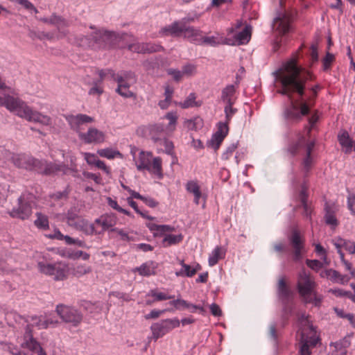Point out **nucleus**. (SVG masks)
I'll return each mask as SVG.
<instances>
[{"label": "nucleus", "mask_w": 355, "mask_h": 355, "mask_svg": "<svg viewBox=\"0 0 355 355\" xmlns=\"http://www.w3.org/2000/svg\"><path fill=\"white\" fill-rule=\"evenodd\" d=\"M85 159L87 163L89 165H96V162L98 159L94 154L89 153H85Z\"/></svg>", "instance_id": "338daca9"}, {"label": "nucleus", "mask_w": 355, "mask_h": 355, "mask_svg": "<svg viewBox=\"0 0 355 355\" xmlns=\"http://www.w3.org/2000/svg\"><path fill=\"white\" fill-rule=\"evenodd\" d=\"M166 72L168 75L173 76V78L175 82H180L181 80L182 77L181 71L177 69L170 68L167 69Z\"/></svg>", "instance_id": "6e6d98bb"}, {"label": "nucleus", "mask_w": 355, "mask_h": 355, "mask_svg": "<svg viewBox=\"0 0 355 355\" xmlns=\"http://www.w3.org/2000/svg\"><path fill=\"white\" fill-rule=\"evenodd\" d=\"M198 42V44H205L207 45H209L211 46H216L219 44L218 42L216 41V38L214 36L202 37L200 35Z\"/></svg>", "instance_id": "3c124183"}, {"label": "nucleus", "mask_w": 355, "mask_h": 355, "mask_svg": "<svg viewBox=\"0 0 355 355\" xmlns=\"http://www.w3.org/2000/svg\"><path fill=\"white\" fill-rule=\"evenodd\" d=\"M79 138L85 144H101L105 141V134L96 128H89L87 132H80Z\"/></svg>", "instance_id": "9d476101"}, {"label": "nucleus", "mask_w": 355, "mask_h": 355, "mask_svg": "<svg viewBox=\"0 0 355 355\" xmlns=\"http://www.w3.org/2000/svg\"><path fill=\"white\" fill-rule=\"evenodd\" d=\"M234 93V86L233 85H229L222 90L221 99L228 104V100H232L231 96H233Z\"/></svg>", "instance_id": "f704fd0d"}, {"label": "nucleus", "mask_w": 355, "mask_h": 355, "mask_svg": "<svg viewBox=\"0 0 355 355\" xmlns=\"http://www.w3.org/2000/svg\"><path fill=\"white\" fill-rule=\"evenodd\" d=\"M33 324H27L26 328H25V332H24V341H26V340H33L34 339V337L33 336Z\"/></svg>", "instance_id": "bf43d9fd"}, {"label": "nucleus", "mask_w": 355, "mask_h": 355, "mask_svg": "<svg viewBox=\"0 0 355 355\" xmlns=\"http://www.w3.org/2000/svg\"><path fill=\"white\" fill-rule=\"evenodd\" d=\"M299 197L301 204L307 202L309 194L307 192V189L304 186L302 187V189L300 192Z\"/></svg>", "instance_id": "774afa93"}, {"label": "nucleus", "mask_w": 355, "mask_h": 355, "mask_svg": "<svg viewBox=\"0 0 355 355\" xmlns=\"http://www.w3.org/2000/svg\"><path fill=\"white\" fill-rule=\"evenodd\" d=\"M83 175L86 178L92 179L98 184H101V178L94 173L87 172V171H83Z\"/></svg>", "instance_id": "69168bd1"}, {"label": "nucleus", "mask_w": 355, "mask_h": 355, "mask_svg": "<svg viewBox=\"0 0 355 355\" xmlns=\"http://www.w3.org/2000/svg\"><path fill=\"white\" fill-rule=\"evenodd\" d=\"M89 254L87 252H83L82 250L74 251L72 250L71 259L73 260L78 259L79 258H82L83 260H87L89 259Z\"/></svg>", "instance_id": "4d7b16f0"}, {"label": "nucleus", "mask_w": 355, "mask_h": 355, "mask_svg": "<svg viewBox=\"0 0 355 355\" xmlns=\"http://www.w3.org/2000/svg\"><path fill=\"white\" fill-rule=\"evenodd\" d=\"M148 295H151L155 297V301H162L166 300H170L174 297L172 295H168L164 293H157L156 290H151Z\"/></svg>", "instance_id": "37998d69"}, {"label": "nucleus", "mask_w": 355, "mask_h": 355, "mask_svg": "<svg viewBox=\"0 0 355 355\" xmlns=\"http://www.w3.org/2000/svg\"><path fill=\"white\" fill-rule=\"evenodd\" d=\"M210 311H211V313L215 316V317H219L220 315H222V310L220 308V306L216 304V303H212L210 306Z\"/></svg>", "instance_id": "e2e57ef3"}, {"label": "nucleus", "mask_w": 355, "mask_h": 355, "mask_svg": "<svg viewBox=\"0 0 355 355\" xmlns=\"http://www.w3.org/2000/svg\"><path fill=\"white\" fill-rule=\"evenodd\" d=\"M166 311H173V309H165L163 310L153 309L148 314L145 315L146 320L156 319Z\"/></svg>", "instance_id": "a18cd8bd"}, {"label": "nucleus", "mask_w": 355, "mask_h": 355, "mask_svg": "<svg viewBox=\"0 0 355 355\" xmlns=\"http://www.w3.org/2000/svg\"><path fill=\"white\" fill-rule=\"evenodd\" d=\"M143 48L144 49L142 50L143 54L160 52L164 50L162 46L152 43H143Z\"/></svg>", "instance_id": "c756f323"}, {"label": "nucleus", "mask_w": 355, "mask_h": 355, "mask_svg": "<svg viewBox=\"0 0 355 355\" xmlns=\"http://www.w3.org/2000/svg\"><path fill=\"white\" fill-rule=\"evenodd\" d=\"M339 144L344 148H345V153H348L352 151L353 147V141L349 137V135L347 131H343L342 134H339L338 136Z\"/></svg>", "instance_id": "412c9836"}, {"label": "nucleus", "mask_w": 355, "mask_h": 355, "mask_svg": "<svg viewBox=\"0 0 355 355\" xmlns=\"http://www.w3.org/2000/svg\"><path fill=\"white\" fill-rule=\"evenodd\" d=\"M21 102V101L10 95L5 96L4 97L0 96V105L5 106L10 111H15Z\"/></svg>", "instance_id": "f3484780"}, {"label": "nucleus", "mask_w": 355, "mask_h": 355, "mask_svg": "<svg viewBox=\"0 0 355 355\" xmlns=\"http://www.w3.org/2000/svg\"><path fill=\"white\" fill-rule=\"evenodd\" d=\"M200 31L195 28L193 26H187L185 24H182V33L184 35V37L193 38V40L196 44H199V38L200 36Z\"/></svg>", "instance_id": "aec40b11"}, {"label": "nucleus", "mask_w": 355, "mask_h": 355, "mask_svg": "<svg viewBox=\"0 0 355 355\" xmlns=\"http://www.w3.org/2000/svg\"><path fill=\"white\" fill-rule=\"evenodd\" d=\"M93 41V45H96L99 49H110L116 45L118 37L114 32L105 31L104 32H96L90 35Z\"/></svg>", "instance_id": "423d86ee"}, {"label": "nucleus", "mask_w": 355, "mask_h": 355, "mask_svg": "<svg viewBox=\"0 0 355 355\" xmlns=\"http://www.w3.org/2000/svg\"><path fill=\"white\" fill-rule=\"evenodd\" d=\"M17 208H13L9 215L14 218H19L22 220L28 219L32 214V207L28 202H24V198L20 196L17 199Z\"/></svg>", "instance_id": "6e6552de"}, {"label": "nucleus", "mask_w": 355, "mask_h": 355, "mask_svg": "<svg viewBox=\"0 0 355 355\" xmlns=\"http://www.w3.org/2000/svg\"><path fill=\"white\" fill-rule=\"evenodd\" d=\"M298 139L296 141H291L286 149V151L289 153L291 157H294L304 144L306 142V138L300 133L297 135Z\"/></svg>", "instance_id": "ddd939ff"}, {"label": "nucleus", "mask_w": 355, "mask_h": 355, "mask_svg": "<svg viewBox=\"0 0 355 355\" xmlns=\"http://www.w3.org/2000/svg\"><path fill=\"white\" fill-rule=\"evenodd\" d=\"M123 78H125V83H129L130 85L131 84H134L137 82V76L135 72L132 71H123Z\"/></svg>", "instance_id": "5fc2aeb1"}, {"label": "nucleus", "mask_w": 355, "mask_h": 355, "mask_svg": "<svg viewBox=\"0 0 355 355\" xmlns=\"http://www.w3.org/2000/svg\"><path fill=\"white\" fill-rule=\"evenodd\" d=\"M67 272L65 266H62L60 263H55V273L53 274V279L55 281L64 280L67 278Z\"/></svg>", "instance_id": "7c9ffc66"}, {"label": "nucleus", "mask_w": 355, "mask_h": 355, "mask_svg": "<svg viewBox=\"0 0 355 355\" xmlns=\"http://www.w3.org/2000/svg\"><path fill=\"white\" fill-rule=\"evenodd\" d=\"M69 226L82 231L86 235H92L95 232V227L94 224H89L88 220L85 219H81L80 220L74 223H69Z\"/></svg>", "instance_id": "dca6fc26"}, {"label": "nucleus", "mask_w": 355, "mask_h": 355, "mask_svg": "<svg viewBox=\"0 0 355 355\" xmlns=\"http://www.w3.org/2000/svg\"><path fill=\"white\" fill-rule=\"evenodd\" d=\"M306 264L315 271H318L323 267V263L318 259H306Z\"/></svg>", "instance_id": "8fccbe9b"}, {"label": "nucleus", "mask_w": 355, "mask_h": 355, "mask_svg": "<svg viewBox=\"0 0 355 355\" xmlns=\"http://www.w3.org/2000/svg\"><path fill=\"white\" fill-rule=\"evenodd\" d=\"M175 228L168 225H159L158 232H153L154 237L162 236L166 232H173Z\"/></svg>", "instance_id": "de8ad7c7"}, {"label": "nucleus", "mask_w": 355, "mask_h": 355, "mask_svg": "<svg viewBox=\"0 0 355 355\" xmlns=\"http://www.w3.org/2000/svg\"><path fill=\"white\" fill-rule=\"evenodd\" d=\"M286 73L281 75L283 69L279 68L272 72V75L279 78L282 89L277 92L286 96L290 101L288 105L284 107L282 116L285 125L297 123L303 116L311 112L309 103L303 98L305 95L306 83L315 78L314 76L305 69L299 67L294 60H290L284 64Z\"/></svg>", "instance_id": "f257e3e1"}, {"label": "nucleus", "mask_w": 355, "mask_h": 355, "mask_svg": "<svg viewBox=\"0 0 355 355\" xmlns=\"http://www.w3.org/2000/svg\"><path fill=\"white\" fill-rule=\"evenodd\" d=\"M196 96L195 93H190L184 102L180 103V105L183 109L201 106L202 102L196 101Z\"/></svg>", "instance_id": "b1692460"}, {"label": "nucleus", "mask_w": 355, "mask_h": 355, "mask_svg": "<svg viewBox=\"0 0 355 355\" xmlns=\"http://www.w3.org/2000/svg\"><path fill=\"white\" fill-rule=\"evenodd\" d=\"M196 275V271L193 270L189 264H184L183 268L180 270L175 272L177 277H191Z\"/></svg>", "instance_id": "c9c22d12"}, {"label": "nucleus", "mask_w": 355, "mask_h": 355, "mask_svg": "<svg viewBox=\"0 0 355 355\" xmlns=\"http://www.w3.org/2000/svg\"><path fill=\"white\" fill-rule=\"evenodd\" d=\"M239 141L235 143L231 144L226 149V150L222 154L221 158L223 160H227L232 156L233 152L237 148Z\"/></svg>", "instance_id": "79ce46f5"}, {"label": "nucleus", "mask_w": 355, "mask_h": 355, "mask_svg": "<svg viewBox=\"0 0 355 355\" xmlns=\"http://www.w3.org/2000/svg\"><path fill=\"white\" fill-rule=\"evenodd\" d=\"M300 355H311V351L309 349V342L304 338V333H302L301 346L300 348Z\"/></svg>", "instance_id": "a19ab883"}, {"label": "nucleus", "mask_w": 355, "mask_h": 355, "mask_svg": "<svg viewBox=\"0 0 355 355\" xmlns=\"http://www.w3.org/2000/svg\"><path fill=\"white\" fill-rule=\"evenodd\" d=\"M252 27L247 25L245 28L236 35V40L239 44H243L248 42L251 37Z\"/></svg>", "instance_id": "5701e85b"}, {"label": "nucleus", "mask_w": 355, "mask_h": 355, "mask_svg": "<svg viewBox=\"0 0 355 355\" xmlns=\"http://www.w3.org/2000/svg\"><path fill=\"white\" fill-rule=\"evenodd\" d=\"M277 22H279L278 29L282 34H286L290 31V21L286 14L278 12L273 19L274 24Z\"/></svg>", "instance_id": "2eb2a0df"}, {"label": "nucleus", "mask_w": 355, "mask_h": 355, "mask_svg": "<svg viewBox=\"0 0 355 355\" xmlns=\"http://www.w3.org/2000/svg\"><path fill=\"white\" fill-rule=\"evenodd\" d=\"M325 214L324 216L325 223L331 225L332 229H335L338 225V220L335 216L334 211L330 208V207L325 204L324 207Z\"/></svg>", "instance_id": "6ab92c4d"}, {"label": "nucleus", "mask_w": 355, "mask_h": 355, "mask_svg": "<svg viewBox=\"0 0 355 355\" xmlns=\"http://www.w3.org/2000/svg\"><path fill=\"white\" fill-rule=\"evenodd\" d=\"M116 223V217L114 214H103V222H102L103 231H106L114 227Z\"/></svg>", "instance_id": "a878e982"}, {"label": "nucleus", "mask_w": 355, "mask_h": 355, "mask_svg": "<svg viewBox=\"0 0 355 355\" xmlns=\"http://www.w3.org/2000/svg\"><path fill=\"white\" fill-rule=\"evenodd\" d=\"M144 155V152L141 151L139 153L140 163H139V164H138L137 166V170L141 171V170L146 169V170L148 171L149 172L152 171L151 165L150 164L149 162H145L144 159L143 158Z\"/></svg>", "instance_id": "09e8293b"}, {"label": "nucleus", "mask_w": 355, "mask_h": 355, "mask_svg": "<svg viewBox=\"0 0 355 355\" xmlns=\"http://www.w3.org/2000/svg\"><path fill=\"white\" fill-rule=\"evenodd\" d=\"M277 291L278 298L282 306L281 318L283 322V326H284L287 323L289 317L292 315L295 308V294L288 286L284 278L279 279Z\"/></svg>", "instance_id": "7ed1b4c3"}, {"label": "nucleus", "mask_w": 355, "mask_h": 355, "mask_svg": "<svg viewBox=\"0 0 355 355\" xmlns=\"http://www.w3.org/2000/svg\"><path fill=\"white\" fill-rule=\"evenodd\" d=\"M180 326V320L177 318L165 319L159 322L153 323L150 329L153 334V338L155 340L163 337L172 329Z\"/></svg>", "instance_id": "39448f33"}, {"label": "nucleus", "mask_w": 355, "mask_h": 355, "mask_svg": "<svg viewBox=\"0 0 355 355\" xmlns=\"http://www.w3.org/2000/svg\"><path fill=\"white\" fill-rule=\"evenodd\" d=\"M221 247L217 246L211 252V254L209 257V265L213 266L216 265L220 259H223V256L220 253Z\"/></svg>", "instance_id": "72a5a7b5"}, {"label": "nucleus", "mask_w": 355, "mask_h": 355, "mask_svg": "<svg viewBox=\"0 0 355 355\" xmlns=\"http://www.w3.org/2000/svg\"><path fill=\"white\" fill-rule=\"evenodd\" d=\"M187 190L193 193H196L197 192H199L200 191L199 186L198 184L193 181H189L187 184Z\"/></svg>", "instance_id": "052dcab7"}, {"label": "nucleus", "mask_w": 355, "mask_h": 355, "mask_svg": "<svg viewBox=\"0 0 355 355\" xmlns=\"http://www.w3.org/2000/svg\"><path fill=\"white\" fill-rule=\"evenodd\" d=\"M97 153L101 157H105L109 159H114L116 155L122 157V154L119 150H114L110 148L99 149L97 150Z\"/></svg>", "instance_id": "bb28decb"}, {"label": "nucleus", "mask_w": 355, "mask_h": 355, "mask_svg": "<svg viewBox=\"0 0 355 355\" xmlns=\"http://www.w3.org/2000/svg\"><path fill=\"white\" fill-rule=\"evenodd\" d=\"M12 162L19 168L35 172L45 176L52 175L61 171L66 173L63 168L69 169L65 165L48 162L45 159H37L25 153L13 155Z\"/></svg>", "instance_id": "f03ea898"}, {"label": "nucleus", "mask_w": 355, "mask_h": 355, "mask_svg": "<svg viewBox=\"0 0 355 355\" xmlns=\"http://www.w3.org/2000/svg\"><path fill=\"white\" fill-rule=\"evenodd\" d=\"M15 112L19 116L25 118L29 121H33L32 117L33 116L34 113L36 112L33 111L31 108L26 105L23 101L20 103V105L17 107Z\"/></svg>", "instance_id": "a211bd4d"}, {"label": "nucleus", "mask_w": 355, "mask_h": 355, "mask_svg": "<svg viewBox=\"0 0 355 355\" xmlns=\"http://www.w3.org/2000/svg\"><path fill=\"white\" fill-rule=\"evenodd\" d=\"M350 341L348 340L347 337L343 338V339L336 341L335 343H332L331 346H334L336 351H341L343 349H346L350 345Z\"/></svg>", "instance_id": "ea45409f"}, {"label": "nucleus", "mask_w": 355, "mask_h": 355, "mask_svg": "<svg viewBox=\"0 0 355 355\" xmlns=\"http://www.w3.org/2000/svg\"><path fill=\"white\" fill-rule=\"evenodd\" d=\"M232 105L233 102L232 100H228V104L225 105L224 109L226 119V121L225 123H227V125H228V123L230 121L232 115L237 112V109L232 107Z\"/></svg>", "instance_id": "58836bf2"}, {"label": "nucleus", "mask_w": 355, "mask_h": 355, "mask_svg": "<svg viewBox=\"0 0 355 355\" xmlns=\"http://www.w3.org/2000/svg\"><path fill=\"white\" fill-rule=\"evenodd\" d=\"M40 271L46 275L53 276L55 270V263H45L39 262L37 263Z\"/></svg>", "instance_id": "cd10ccee"}, {"label": "nucleus", "mask_w": 355, "mask_h": 355, "mask_svg": "<svg viewBox=\"0 0 355 355\" xmlns=\"http://www.w3.org/2000/svg\"><path fill=\"white\" fill-rule=\"evenodd\" d=\"M334 55L330 53L329 51H327L325 56L322 60L323 71H329L331 69V64L334 62Z\"/></svg>", "instance_id": "473e14b6"}, {"label": "nucleus", "mask_w": 355, "mask_h": 355, "mask_svg": "<svg viewBox=\"0 0 355 355\" xmlns=\"http://www.w3.org/2000/svg\"><path fill=\"white\" fill-rule=\"evenodd\" d=\"M161 145H163L164 146V153L168 155H172L174 153V144L173 141L167 139L166 138L163 139V141L161 144Z\"/></svg>", "instance_id": "864d4df0"}, {"label": "nucleus", "mask_w": 355, "mask_h": 355, "mask_svg": "<svg viewBox=\"0 0 355 355\" xmlns=\"http://www.w3.org/2000/svg\"><path fill=\"white\" fill-rule=\"evenodd\" d=\"M55 311L65 323L71 324L74 327H78L83 320V314L74 306L60 304L56 306Z\"/></svg>", "instance_id": "20e7f679"}, {"label": "nucleus", "mask_w": 355, "mask_h": 355, "mask_svg": "<svg viewBox=\"0 0 355 355\" xmlns=\"http://www.w3.org/2000/svg\"><path fill=\"white\" fill-rule=\"evenodd\" d=\"M130 84L125 83L124 84L118 85L116 92L123 97L130 98L134 95V93L129 90Z\"/></svg>", "instance_id": "2f4dec72"}, {"label": "nucleus", "mask_w": 355, "mask_h": 355, "mask_svg": "<svg viewBox=\"0 0 355 355\" xmlns=\"http://www.w3.org/2000/svg\"><path fill=\"white\" fill-rule=\"evenodd\" d=\"M164 125L163 123H155L149 125L148 130L150 135H157L164 131Z\"/></svg>", "instance_id": "603ef678"}, {"label": "nucleus", "mask_w": 355, "mask_h": 355, "mask_svg": "<svg viewBox=\"0 0 355 355\" xmlns=\"http://www.w3.org/2000/svg\"><path fill=\"white\" fill-rule=\"evenodd\" d=\"M229 132V127L227 123L219 122L218 130L214 132L210 140L207 142L208 147L212 148L215 151L218 150Z\"/></svg>", "instance_id": "0eeeda50"}, {"label": "nucleus", "mask_w": 355, "mask_h": 355, "mask_svg": "<svg viewBox=\"0 0 355 355\" xmlns=\"http://www.w3.org/2000/svg\"><path fill=\"white\" fill-rule=\"evenodd\" d=\"M192 306L191 303L188 302L187 301L179 298V302L177 305L176 310L183 311L184 309H189Z\"/></svg>", "instance_id": "680f3d73"}, {"label": "nucleus", "mask_w": 355, "mask_h": 355, "mask_svg": "<svg viewBox=\"0 0 355 355\" xmlns=\"http://www.w3.org/2000/svg\"><path fill=\"white\" fill-rule=\"evenodd\" d=\"M142 200L147 206L154 208L159 205V202L150 197L143 196Z\"/></svg>", "instance_id": "0e129e2a"}, {"label": "nucleus", "mask_w": 355, "mask_h": 355, "mask_svg": "<svg viewBox=\"0 0 355 355\" xmlns=\"http://www.w3.org/2000/svg\"><path fill=\"white\" fill-rule=\"evenodd\" d=\"M288 240L294 249L293 259L295 261L300 260L302 258V250L304 248V240L300 231L296 228L293 229Z\"/></svg>", "instance_id": "1a4fd4ad"}, {"label": "nucleus", "mask_w": 355, "mask_h": 355, "mask_svg": "<svg viewBox=\"0 0 355 355\" xmlns=\"http://www.w3.org/2000/svg\"><path fill=\"white\" fill-rule=\"evenodd\" d=\"M40 346V344L36 340L35 338L31 340L24 341L23 343H21V347L24 348H28L31 351L35 352L38 349V347Z\"/></svg>", "instance_id": "c03bdc74"}, {"label": "nucleus", "mask_w": 355, "mask_h": 355, "mask_svg": "<svg viewBox=\"0 0 355 355\" xmlns=\"http://www.w3.org/2000/svg\"><path fill=\"white\" fill-rule=\"evenodd\" d=\"M183 240V235L182 234L174 235V234H165L162 240V245L164 248L169 247L171 245H177Z\"/></svg>", "instance_id": "4be33fe9"}, {"label": "nucleus", "mask_w": 355, "mask_h": 355, "mask_svg": "<svg viewBox=\"0 0 355 355\" xmlns=\"http://www.w3.org/2000/svg\"><path fill=\"white\" fill-rule=\"evenodd\" d=\"M32 119V121L39 122L44 125H49L51 121V119L49 116H44L37 112L34 113Z\"/></svg>", "instance_id": "49530a36"}, {"label": "nucleus", "mask_w": 355, "mask_h": 355, "mask_svg": "<svg viewBox=\"0 0 355 355\" xmlns=\"http://www.w3.org/2000/svg\"><path fill=\"white\" fill-rule=\"evenodd\" d=\"M133 271L138 272L141 276L144 277H149L150 275H156V272L149 269L145 263H142L139 267L135 268Z\"/></svg>", "instance_id": "4c0bfd02"}, {"label": "nucleus", "mask_w": 355, "mask_h": 355, "mask_svg": "<svg viewBox=\"0 0 355 355\" xmlns=\"http://www.w3.org/2000/svg\"><path fill=\"white\" fill-rule=\"evenodd\" d=\"M152 171L155 175H157L159 178H162V159L159 157H155L153 161V164L151 165Z\"/></svg>", "instance_id": "c85d7f7f"}, {"label": "nucleus", "mask_w": 355, "mask_h": 355, "mask_svg": "<svg viewBox=\"0 0 355 355\" xmlns=\"http://www.w3.org/2000/svg\"><path fill=\"white\" fill-rule=\"evenodd\" d=\"M67 120L69 121V123L70 124L71 128H73V125H76L77 127H79V125L81 124L92 123L94 121V119L87 114H78L76 116H69L67 118Z\"/></svg>", "instance_id": "4468645a"}, {"label": "nucleus", "mask_w": 355, "mask_h": 355, "mask_svg": "<svg viewBox=\"0 0 355 355\" xmlns=\"http://www.w3.org/2000/svg\"><path fill=\"white\" fill-rule=\"evenodd\" d=\"M37 219L34 221V225L39 229L47 230L49 228L48 217L40 212L36 213Z\"/></svg>", "instance_id": "393cba45"}, {"label": "nucleus", "mask_w": 355, "mask_h": 355, "mask_svg": "<svg viewBox=\"0 0 355 355\" xmlns=\"http://www.w3.org/2000/svg\"><path fill=\"white\" fill-rule=\"evenodd\" d=\"M160 33L167 36L179 37L182 33V24L180 21H175L171 24L163 27Z\"/></svg>", "instance_id": "9b49d317"}, {"label": "nucleus", "mask_w": 355, "mask_h": 355, "mask_svg": "<svg viewBox=\"0 0 355 355\" xmlns=\"http://www.w3.org/2000/svg\"><path fill=\"white\" fill-rule=\"evenodd\" d=\"M78 213L79 209H78L76 207H71L67 211L66 218L67 219V223L69 225V223H76L75 220L79 218Z\"/></svg>", "instance_id": "e433bc0d"}, {"label": "nucleus", "mask_w": 355, "mask_h": 355, "mask_svg": "<svg viewBox=\"0 0 355 355\" xmlns=\"http://www.w3.org/2000/svg\"><path fill=\"white\" fill-rule=\"evenodd\" d=\"M315 283L312 282L309 276H306L303 283H297V290L300 295L306 297L313 293Z\"/></svg>", "instance_id": "f8f14e48"}, {"label": "nucleus", "mask_w": 355, "mask_h": 355, "mask_svg": "<svg viewBox=\"0 0 355 355\" xmlns=\"http://www.w3.org/2000/svg\"><path fill=\"white\" fill-rule=\"evenodd\" d=\"M338 241H343V248L348 251L350 254H355V243L343 239L340 237L338 238Z\"/></svg>", "instance_id": "13d9d810"}]
</instances>
